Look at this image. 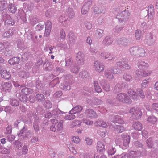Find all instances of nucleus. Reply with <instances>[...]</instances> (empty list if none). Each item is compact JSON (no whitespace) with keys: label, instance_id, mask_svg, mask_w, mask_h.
Listing matches in <instances>:
<instances>
[{"label":"nucleus","instance_id":"nucleus-3","mask_svg":"<svg viewBox=\"0 0 158 158\" xmlns=\"http://www.w3.org/2000/svg\"><path fill=\"white\" fill-rule=\"evenodd\" d=\"M116 100L120 102H123L127 104H130L131 102V100L125 94H118L117 96Z\"/></svg>","mask_w":158,"mask_h":158},{"label":"nucleus","instance_id":"nucleus-20","mask_svg":"<svg viewBox=\"0 0 158 158\" xmlns=\"http://www.w3.org/2000/svg\"><path fill=\"white\" fill-rule=\"evenodd\" d=\"M51 122L52 125L50 128V130L53 132H55L57 129L56 125L57 123L58 120L55 119H52L51 120Z\"/></svg>","mask_w":158,"mask_h":158},{"label":"nucleus","instance_id":"nucleus-4","mask_svg":"<svg viewBox=\"0 0 158 158\" xmlns=\"http://www.w3.org/2000/svg\"><path fill=\"white\" fill-rule=\"evenodd\" d=\"M12 87V85L11 82H4L1 84V89L3 92H9L11 91Z\"/></svg>","mask_w":158,"mask_h":158},{"label":"nucleus","instance_id":"nucleus-29","mask_svg":"<svg viewBox=\"0 0 158 158\" xmlns=\"http://www.w3.org/2000/svg\"><path fill=\"white\" fill-rule=\"evenodd\" d=\"M80 158H93V156L91 153H86L85 154L81 153L79 155Z\"/></svg>","mask_w":158,"mask_h":158},{"label":"nucleus","instance_id":"nucleus-34","mask_svg":"<svg viewBox=\"0 0 158 158\" xmlns=\"http://www.w3.org/2000/svg\"><path fill=\"white\" fill-rule=\"evenodd\" d=\"M75 114L72 113L71 112V111H69V114L66 116L65 118L66 119L68 120H70L71 119H74L75 118L76 116Z\"/></svg>","mask_w":158,"mask_h":158},{"label":"nucleus","instance_id":"nucleus-37","mask_svg":"<svg viewBox=\"0 0 158 158\" xmlns=\"http://www.w3.org/2000/svg\"><path fill=\"white\" fill-rule=\"evenodd\" d=\"M5 24L8 25H13L15 24V22L13 21L12 19L10 18H8L5 20Z\"/></svg>","mask_w":158,"mask_h":158},{"label":"nucleus","instance_id":"nucleus-23","mask_svg":"<svg viewBox=\"0 0 158 158\" xmlns=\"http://www.w3.org/2000/svg\"><path fill=\"white\" fill-rule=\"evenodd\" d=\"M157 121V118L154 116H149L147 120L148 123L152 124H154Z\"/></svg>","mask_w":158,"mask_h":158},{"label":"nucleus","instance_id":"nucleus-52","mask_svg":"<svg viewBox=\"0 0 158 158\" xmlns=\"http://www.w3.org/2000/svg\"><path fill=\"white\" fill-rule=\"evenodd\" d=\"M69 149L70 151L73 154H76L77 152L75 148L73 146H70Z\"/></svg>","mask_w":158,"mask_h":158},{"label":"nucleus","instance_id":"nucleus-57","mask_svg":"<svg viewBox=\"0 0 158 158\" xmlns=\"http://www.w3.org/2000/svg\"><path fill=\"white\" fill-rule=\"evenodd\" d=\"M121 69L120 70L118 68H114L112 70L113 73L114 74H118L121 73Z\"/></svg>","mask_w":158,"mask_h":158},{"label":"nucleus","instance_id":"nucleus-36","mask_svg":"<svg viewBox=\"0 0 158 158\" xmlns=\"http://www.w3.org/2000/svg\"><path fill=\"white\" fill-rule=\"evenodd\" d=\"M153 141L152 138H149L146 141V143L149 148H151L153 146Z\"/></svg>","mask_w":158,"mask_h":158},{"label":"nucleus","instance_id":"nucleus-12","mask_svg":"<svg viewBox=\"0 0 158 158\" xmlns=\"http://www.w3.org/2000/svg\"><path fill=\"white\" fill-rule=\"evenodd\" d=\"M82 107L79 106H77L72 109L71 110V112L74 113L76 115V116L78 117V114L82 111Z\"/></svg>","mask_w":158,"mask_h":158},{"label":"nucleus","instance_id":"nucleus-60","mask_svg":"<svg viewBox=\"0 0 158 158\" xmlns=\"http://www.w3.org/2000/svg\"><path fill=\"white\" fill-rule=\"evenodd\" d=\"M12 132V129L10 126H8L6 130V134H10Z\"/></svg>","mask_w":158,"mask_h":158},{"label":"nucleus","instance_id":"nucleus-28","mask_svg":"<svg viewBox=\"0 0 158 158\" xmlns=\"http://www.w3.org/2000/svg\"><path fill=\"white\" fill-rule=\"evenodd\" d=\"M8 10L12 13H15L17 11V8L15 6L12 4H10L8 6Z\"/></svg>","mask_w":158,"mask_h":158},{"label":"nucleus","instance_id":"nucleus-58","mask_svg":"<svg viewBox=\"0 0 158 158\" xmlns=\"http://www.w3.org/2000/svg\"><path fill=\"white\" fill-rule=\"evenodd\" d=\"M152 106L153 109L158 112V104L157 103H153Z\"/></svg>","mask_w":158,"mask_h":158},{"label":"nucleus","instance_id":"nucleus-27","mask_svg":"<svg viewBox=\"0 0 158 158\" xmlns=\"http://www.w3.org/2000/svg\"><path fill=\"white\" fill-rule=\"evenodd\" d=\"M94 86L95 91L98 93H100L102 91V89L100 87L97 81H94Z\"/></svg>","mask_w":158,"mask_h":158},{"label":"nucleus","instance_id":"nucleus-16","mask_svg":"<svg viewBox=\"0 0 158 158\" xmlns=\"http://www.w3.org/2000/svg\"><path fill=\"white\" fill-rule=\"evenodd\" d=\"M20 58L18 57H14L8 61V63L11 65H14L19 63Z\"/></svg>","mask_w":158,"mask_h":158},{"label":"nucleus","instance_id":"nucleus-54","mask_svg":"<svg viewBox=\"0 0 158 158\" xmlns=\"http://www.w3.org/2000/svg\"><path fill=\"white\" fill-rule=\"evenodd\" d=\"M110 55L107 52H104L101 54V56L105 59H107L110 58Z\"/></svg>","mask_w":158,"mask_h":158},{"label":"nucleus","instance_id":"nucleus-18","mask_svg":"<svg viewBox=\"0 0 158 158\" xmlns=\"http://www.w3.org/2000/svg\"><path fill=\"white\" fill-rule=\"evenodd\" d=\"M94 124L96 126L102 127L103 128H106L107 127V125L106 123L102 120H98L96 121L95 123Z\"/></svg>","mask_w":158,"mask_h":158},{"label":"nucleus","instance_id":"nucleus-9","mask_svg":"<svg viewBox=\"0 0 158 158\" xmlns=\"http://www.w3.org/2000/svg\"><path fill=\"white\" fill-rule=\"evenodd\" d=\"M2 77L5 80H10L11 78V75L9 71L6 69H2L1 71Z\"/></svg>","mask_w":158,"mask_h":158},{"label":"nucleus","instance_id":"nucleus-10","mask_svg":"<svg viewBox=\"0 0 158 158\" xmlns=\"http://www.w3.org/2000/svg\"><path fill=\"white\" fill-rule=\"evenodd\" d=\"M127 94L129 97L135 100H137L139 98V96L136 93L131 89L128 90Z\"/></svg>","mask_w":158,"mask_h":158},{"label":"nucleus","instance_id":"nucleus-5","mask_svg":"<svg viewBox=\"0 0 158 158\" xmlns=\"http://www.w3.org/2000/svg\"><path fill=\"white\" fill-rule=\"evenodd\" d=\"M132 116L136 117H141L142 115V113L141 109L139 108L134 107L131 109L129 111Z\"/></svg>","mask_w":158,"mask_h":158},{"label":"nucleus","instance_id":"nucleus-15","mask_svg":"<svg viewBox=\"0 0 158 158\" xmlns=\"http://www.w3.org/2000/svg\"><path fill=\"white\" fill-rule=\"evenodd\" d=\"M76 40V37L74 33L71 32L69 34L68 42L72 44L75 43Z\"/></svg>","mask_w":158,"mask_h":158},{"label":"nucleus","instance_id":"nucleus-50","mask_svg":"<svg viewBox=\"0 0 158 158\" xmlns=\"http://www.w3.org/2000/svg\"><path fill=\"white\" fill-rule=\"evenodd\" d=\"M51 29L49 28H45V32L44 34V36L48 37L49 36Z\"/></svg>","mask_w":158,"mask_h":158},{"label":"nucleus","instance_id":"nucleus-14","mask_svg":"<svg viewBox=\"0 0 158 158\" xmlns=\"http://www.w3.org/2000/svg\"><path fill=\"white\" fill-rule=\"evenodd\" d=\"M117 64L118 66L121 69V70L127 69L130 68V66L124 62H117Z\"/></svg>","mask_w":158,"mask_h":158},{"label":"nucleus","instance_id":"nucleus-59","mask_svg":"<svg viewBox=\"0 0 158 158\" xmlns=\"http://www.w3.org/2000/svg\"><path fill=\"white\" fill-rule=\"evenodd\" d=\"M87 144L88 145H91L92 143V140L89 138H87L85 139Z\"/></svg>","mask_w":158,"mask_h":158},{"label":"nucleus","instance_id":"nucleus-2","mask_svg":"<svg viewBox=\"0 0 158 158\" xmlns=\"http://www.w3.org/2000/svg\"><path fill=\"white\" fill-rule=\"evenodd\" d=\"M138 66L140 70H142V76L145 77L150 75L151 74L150 72H146V71L148 70V65L147 64L141 61L139 62Z\"/></svg>","mask_w":158,"mask_h":158},{"label":"nucleus","instance_id":"nucleus-44","mask_svg":"<svg viewBox=\"0 0 158 158\" xmlns=\"http://www.w3.org/2000/svg\"><path fill=\"white\" fill-rule=\"evenodd\" d=\"M44 96L41 94H38L36 95V98L38 101H40L44 99Z\"/></svg>","mask_w":158,"mask_h":158},{"label":"nucleus","instance_id":"nucleus-45","mask_svg":"<svg viewBox=\"0 0 158 158\" xmlns=\"http://www.w3.org/2000/svg\"><path fill=\"white\" fill-rule=\"evenodd\" d=\"M45 28H49L51 29L52 28V23L49 20L47 21L45 23Z\"/></svg>","mask_w":158,"mask_h":158},{"label":"nucleus","instance_id":"nucleus-41","mask_svg":"<svg viewBox=\"0 0 158 158\" xmlns=\"http://www.w3.org/2000/svg\"><path fill=\"white\" fill-rule=\"evenodd\" d=\"M8 152V150L6 148L3 147H0V153L6 154Z\"/></svg>","mask_w":158,"mask_h":158},{"label":"nucleus","instance_id":"nucleus-48","mask_svg":"<svg viewBox=\"0 0 158 158\" xmlns=\"http://www.w3.org/2000/svg\"><path fill=\"white\" fill-rule=\"evenodd\" d=\"M81 74V77L83 78H87L89 76V74L86 71H83V72H82Z\"/></svg>","mask_w":158,"mask_h":158},{"label":"nucleus","instance_id":"nucleus-21","mask_svg":"<svg viewBox=\"0 0 158 158\" xmlns=\"http://www.w3.org/2000/svg\"><path fill=\"white\" fill-rule=\"evenodd\" d=\"M111 70H107L105 71V75L107 78L111 80L114 78L113 74Z\"/></svg>","mask_w":158,"mask_h":158},{"label":"nucleus","instance_id":"nucleus-56","mask_svg":"<svg viewBox=\"0 0 158 158\" xmlns=\"http://www.w3.org/2000/svg\"><path fill=\"white\" fill-rule=\"evenodd\" d=\"M103 32V31L102 30L99 29L97 31L96 34L98 35V37H101L102 36Z\"/></svg>","mask_w":158,"mask_h":158},{"label":"nucleus","instance_id":"nucleus-55","mask_svg":"<svg viewBox=\"0 0 158 158\" xmlns=\"http://www.w3.org/2000/svg\"><path fill=\"white\" fill-rule=\"evenodd\" d=\"M15 144L16 146V148L19 149L22 146L21 143L19 141L17 140L15 142Z\"/></svg>","mask_w":158,"mask_h":158},{"label":"nucleus","instance_id":"nucleus-31","mask_svg":"<svg viewBox=\"0 0 158 158\" xmlns=\"http://www.w3.org/2000/svg\"><path fill=\"white\" fill-rule=\"evenodd\" d=\"M112 40L108 37H106L103 41V43L106 45L110 44L112 43Z\"/></svg>","mask_w":158,"mask_h":158},{"label":"nucleus","instance_id":"nucleus-32","mask_svg":"<svg viewBox=\"0 0 158 158\" xmlns=\"http://www.w3.org/2000/svg\"><path fill=\"white\" fill-rule=\"evenodd\" d=\"M57 123L56 124V125L58 130H60L63 128V121L62 120H60L58 122V120Z\"/></svg>","mask_w":158,"mask_h":158},{"label":"nucleus","instance_id":"nucleus-8","mask_svg":"<svg viewBox=\"0 0 158 158\" xmlns=\"http://www.w3.org/2000/svg\"><path fill=\"white\" fill-rule=\"evenodd\" d=\"M145 41L146 44L149 45L152 44L155 41L152 34L150 33H147L146 35Z\"/></svg>","mask_w":158,"mask_h":158},{"label":"nucleus","instance_id":"nucleus-61","mask_svg":"<svg viewBox=\"0 0 158 158\" xmlns=\"http://www.w3.org/2000/svg\"><path fill=\"white\" fill-rule=\"evenodd\" d=\"M5 55L6 56H11L12 54V52L11 51H6L4 52Z\"/></svg>","mask_w":158,"mask_h":158},{"label":"nucleus","instance_id":"nucleus-38","mask_svg":"<svg viewBox=\"0 0 158 158\" xmlns=\"http://www.w3.org/2000/svg\"><path fill=\"white\" fill-rule=\"evenodd\" d=\"M116 127V131L118 133L122 132L124 130L123 127L121 125H117Z\"/></svg>","mask_w":158,"mask_h":158},{"label":"nucleus","instance_id":"nucleus-35","mask_svg":"<svg viewBox=\"0 0 158 158\" xmlns=\"http://www.w3.org/2000/svg\"><path fill=\"white\" fill-rule=\"evenodd\" d=\"M141 31L139 30H136L135 31V37L137 40H139L141 36Z\"/></svg>","mask_w":158,"mask_h":158},{"label":"nucleus","instance_id":"nucleus-17","mask_svg":"<svg viewBox=\"0 0 158 158\" xmlns=\"http://www.w3.org/2000/svg\"><path fill=\"white\" fill-rule=\"evenodd\" d=\"M132 127L137 131H141L142 129V125L139 122H135L133 123Z\"/></svg>","mask_w":158,"mask_h":158},{"label":"nucleus","instance_id":"nucleus-46","mask_svg":"<svg viewBox=\"0 0 158 158\" xmlns=\"http://www.w3.org/2000/svg\"><path fill=\"white\" fill-rule=\"evenodd\" d=\"M28 151V149L27 148V147L26 146H24L23 147V148L22 149V154L23 155H25L27 154V153Z\"/></svg>","mask_w":158,"mask_h":158},{"label":"nucleus","instance_id":"nucleus-33","mask_svg":"<svg viewBox=\"0 0 158 158\" xmlns=\"http://www.w3.org/2000/svg\"><path fill=\"white\" fill-rule=\"evenodd\" d=\"M150 81L149 78L147 80H143L141 83V87L143 88H145L148 86V84Z\"/></svg>","mask_w":158,"mask_h":158},{"label":"nucleus","instance_id":"nucleus-6","mask_svg":"<svg viewBox=\"0 0 158 158\" xmlns=\"http://www.w3.org/2000/svg\"><path fill=\"white\" fill-rule=\"evenodd\" d=\"M84 57V54L81 52H79L77 54L76 60L79 65H81L84 64L85 61Z\"/></svg>","mask_w":158,"mask_h":158},{"label":"nucleus","instance_id":"nucleus-19","mask_svg":"<svg viewBox=\"0 0 158 158\" xmlns=\"http://www.w3.org/2000/svg\"><path fill=\"white\" fill-rule=\"evenodd\" d=\"M122 138L123 139V143L124 146H127L129 144L130 139L129 136L125 135H123Z\"/></svg>","mask_w":158,"mask_h":158},{"label":"nucleus","instance_id":"nucleus-49","mask_svg":"<svg viewBox=\"0 0 158 158\" xmlns=\"http://www.w3.org/2000/svg\"><path fill=\"white\" fill-rule=\"evenodd\" d=\"M82 122L83 123L87 125H90L93 124V122L92 121L88 120L85 118L83 119Z\"/></svg>","mask_w":158,"mask_h":158},{"label":"nucleus","instance_id":"nucleus-64","mask_svg":"<svg viewBox=\"0 0 158 158\" xmlns=\"http://www.w3.org/2000/svg\"><path fill=\"white\" fill-rule=\"evenodd\" d=\"M71 69L72 71L75 73L77 74L78 72V69L77 67H74Z\"/></svg>","mask_w":158,"mask_h":158},{"label":"nucleus","instance_id":"nucleus-39","mask_svg":"<svg viewBox=\"0 0 158 158\" xmlns=\"http://www.w3.org/2000/svg\"><path fill=\"white\" fill-rule=\"evenodd\" d=\"M10 102V104L13 106H17L19 105V102L15 99H12Z\"/></svg>","mask_w":158,"mask_h":158},{"label":"nucleus","instance_id":"nucleus-13","mask_svg":"<svg viewBox=\"0 0 158 158\" xmlns=\"http://www.w3.org/2000/svg\"><path fill=\"white\" fill-rule=\"evenodd\" d=\"M97 150L98 152L103 153L105 151V145L100 141H98L97 143Z\"/></svg>","mask_w":158,"mask_h":158},{"label":"nucleus","instance_id":"nucleus-63","mask_svg":"<svg viewBox=\"0 0 158 158\" xmlns=\"http://www.w3.org/2000/svg\"><path fill=\"white\" fill-rule=\"evenodd\" d=\"M86 27L88 29H90L92 27L91 24L89 22H87L86 23Z\"/></svg>","mask_w":158,"mask_h":158},{"label":"nucleus","instance_id":"nucleus-51","mask_svg":"<svg viewBox=\"0 0 158 158\" xmlns=\"http://www.w3.org/2000/svg\"><path fill=\"white\" fill-rule=\"evenodd\" d=\"M33 127L35 131L38 132L39 131V127L37 122H35L34 123Z\"/></svg>","mask_w":158,"mask_h":158},{"label":"nucleus","instance_id":"nucleus-25","mask_svg":"<svg viewBox=\"0 0 158 158\" xmlns=\"http://www.w3.org/2000/svg\"><path fill=\"white\" fill-rule=\"evenodd\" d=\"M13 31L12 29H9V30L5 32L3 35L4 37H9L13 35Z\"/></svg>","mask_w":158,"mask_h":158},{"label":"nucleus","instance_id":"nucleus-7","mask_svg":"<svg viewBox=\"0 0 158 158\" xmlns=\"http://www.w3.org/2000/svg\"><path fill=\"white\" fill-rule=\"evenodd\" d=\"M85 115L87 118L91 119L96 118L97 117L95 112L90 109H87L85 111Z\"/></svg>","mask_w":158,"mask_h":158},{"label":"nucleus","instance_id":"nucleus-43","mask_svg":"<svg viewBox=\"0 0 158 158\" xmlns=\"http://www.w3.org/2000/svg\"><path fill=\"white\" fill-rule=\"evenodd\" d=\"M139 96L142 98H145V95L142 90L139 89L137 90Z\"/></svg>","mask_w":158,"mask_h":158},{"label":"nucleus","instance_id":"nucleus-24","mask_svg":"<svg viewBox=\"0 0 158 158\" xmlns=\"http://www.w3.org/2000/svg\"><path fill=\"white\" fill-rule=\"evenodd\" d=\"M18 75L22 78L26 79L28 77L29 73L28 72L27 73L24 71H21L18 73Z\"/></svg>","mask_w":158,"mask_h":158},{"label":"nucleus","instance_id":"nucleus-11","mask_svg":"<svg viewBox=\"0 0 158 158\" xmlns=\"http://www.w3.org/2000/svg\"><path fill=\"white\" fill-rule=\"evenodd\" d=\"M94 68L96 71L99 72H102L104 71L103 65L99 63L97 61L94 63Z\"/></svg>","mask_w":158,"mask_h":158},{"label":"nucleus","instance_id":"nucleus-53","mask_svg":"<svg viewBox=\"0 0 158 158\" xmlns=\"http://www.w3.org/2000/svg\"><path fill=\"white\" fill-rule=\"evenodd\" d=\"M73 140L74 142L76 143H78L80 141V138L78 136L73 137Z\"/></svg>","mask_w":158,"mask_h":158},{"label":"nucleus","instance_id":"nucleus-1","mask_svg":"<svg viewBox=\"0 0 158 158\" xmlns=\"http://www.w3.org/2000/svg\"><path fill=\"white\" fill-rule=\"evenodd\" d=\"M130 51L132 55L138 57H143L145 55V51L142 48L133 47L130 49Z\"/></svg>","mask_w":158,"mask_h":158},{"label":"nucleus","instance_id":"nucleus-40","mask_svg":"<svg viewBox=\"0 0 158 158\" xmlns=\"http://www.w3.org/2000/svg\"><path fill=\"white\" fill-rule=\"evenodd\" d=\"M128 41L127 40L124 38H121L120 40L118 41V44H123L124 45H126V44L125 43H127Z\"/></svg>","mask_w":158,"mask_h":158},{"label":"nucleus","instance_id":"nucleus-30","mask_svg":"<svg viewBox=\"0 0 158 158\" xmlns=\"http://www.w3.org/2000/svg\"><path fill=\"white\" fill-rule=\"evenodd\" d=\"M88 3H86L84 5L83 7L81 10V12L83 14H86L88 12V10L89 9V7L88 6Z\"/></svg>","mask_w":158,"mask_h":158},{"label":"nucleus","instance_id":"nucleus-22","mask_svg":"<svg viewBox=\"0 0 158 158\" xmlns=\"http://www.w3.org/2000/svg\"><path fill=\"white\" fill-rule=\"evenodd\" d=\"M107 152L108 155H112L116 152V150L114 148L110 145H108L107 147Z\"/></svg>","mask_w":158,"mask_h":158},{"label":"nucleus","instance_id":"nucleus-47","mask_svg":"<svg viewBox=\"0 0 158 158\" xmlns=\"http://www.w3.org/2000/svg\"><path fill=\"white\" fill-rule=\"evenodd\" d=\"M44 106L46 108L49 109L52 107V105L50 101H47L44 104Z\"/></svg>","mask_w":158,"mask_h":158},{"label":"nucleus","instance_id":"nucleus-42","mask_svg":"<svg viewBox=\"0 0 158 158\" xmlns=\"http://www.w3.org/2000/svg\"><path fill=\"white\" fill-rule=\"evenodd\" d=\"M123 78L127 81H130L132 79L131 77L129 75L125 74L123 75Z\"/></svg>","mask_w":158,"mask_h":158},{"label":"nucleus","instance_id":"nucleus-26","mask_svg":"<svg viewBox=\"0 0 158 158\" xmlns=\"http://www.w3.org/2000/svg\"><path fill=\"white\" fill-rule=\"evenodd\" d=\"M130 156L131 158H136L139 156L140 155V152L139 151H131L130 153Z\"/></svg>","mask_w":158,"mask_h":158},{"label":"nucleus","instance_id":"nucleus-62","mask_svg":"<svg viewBox=\"0 0 158 158\" xmlns=\"http://www.w3.org/2000/svg\"><path fill=\"white\" fill-rule=\"evenodd\" d=\"M115 123H119L120 124H123L124 123V121L121 118L119 117V118L118 120H115Z\"/></svg>","mask_w":158,"mask_h":158}]
</instances>
